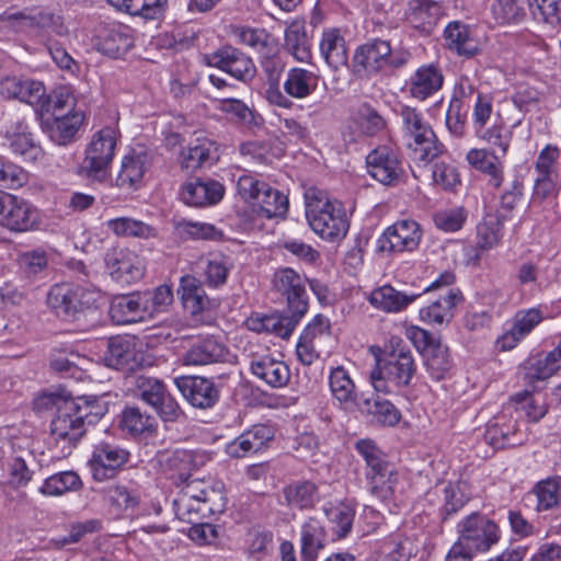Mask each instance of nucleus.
<instances>
[{
    "label": "nucleus",
    "instance_id": "nucleus-59",
    "mask_svg": "<svg viewBox=\"0 0 561 561\" xmlns=\"http://www.w3.org/2000/svg\"><path fill=\"white\" fill-rule=\"evenodd\" d=\"M304 316L296 312H290L289 316H264L260 321L261 325L255 327L254 330H263L282 339H288Z\"/></svg>",
    "mask_w": 561,
    "mask_h": 561
},
{
    "label": "nucleus",
    "instance_id": "nucleus-47",
    "mask_svg": "<svg viewBox=\"0 0 561 561\" xmlns=\"http://www.w3.org/2000/svg\"><path fill=\"white\" fill-rule=\"evenodd\" d=\"M82 122L83 115L79 112H69L64 116L55 117L48 128L50 139L61 146L69 144L75 138Z\"/></svg>",
    "mask_w": 561,
    "mask_h": 561
},
{
    "label": "nucleus",
    "instance_id": "nucleus-32",
    "mask_svg": "<svg viewBox=\"0 0 561 561\" xmlns=\"http://www.w3.org/2000/svg\"><path fill=\"white\" fill-rule=\"evenodd\" d=\"M466 159L470 165L488 176V185L494 188L501 187L504 181L503 163L501 154L489 149H471Z\"/></svg>",
    "mask_w": 561,
    "mask_h": 561
},
{
    "label": "nucleus",
    "instance_id": "nucleus-12",
    "mask_svg": "<svg viewBox=\"0 0 561 561\" xmlns=\"http://www.w3.org/2000/svg\"><path fill=\"white\" fill-rule=\"evenodd\" d=\"M39 210L28 201L15 195H0V226L13 232H27L38 229Z\"/></svg>",
    "mask_w": 561,
    "mask_h": 561
},
{
    "label": "nucleus",
    "instance_id": "nucleus-45",
    "mask_svg": "<svg viewBox=\"0 0 561 561\" xmlns=\"http://www.w3.org/2000/svg\"><path fill=\"white\" fill-rule=\"evenodd\" d=\"M548 268L549 265L545 264V260L538 256L535 260L520 263L515 278L519 286L535 285L537 288L542 289L550 282Z\"/></svg>",
    "mask_w": 561,
    "mask_h": 561
},
{
    "label": "nucleus",
    "instance_id": "nucleus-14",
    "mask_svg": "<svg viewBox=\"0 0 561 561\" xmlns=\"http://www.w3.org/2000/svg\"><path fill=\"white\" fill-rule=\"evenodd\" d=\"M423 231L413 219H401L389 226L377 240V250L387 253L415 251L422 240Z\"/></svg>",
    "mask_w": 561,
    "mask_h": 561
},
{
    "label": "nucleus",
    "instance_id": "nucleus-5",
    "mask_svg": "<svg viewBox=\"0 0 561 561\" xmlns=\"http://www.w3.org/2000/svg\"><path fill=\"white\" fill-rule=\"evenodd\" d=\"M416 371V365L410 347L401 339H391V351L377 360L370 373V381L377 392L390 393V383L408 386Z\"/></svg>",
    "mask_w": 561,
    "mask_h": 561
},
{
    "label": "nucleus",
    "instance_id": "nucleus-10",
    "mask_svg": "<svg viewBox=\"0 0 561 561\" xmlns=\"http://www.w3.org/2000/svg\"><path fill=\"white\" fill-rule=\"evenodd\" d=\"M457 534L455 542L474 554L488 552L501 538L497 524L480 513L462 518L457 524Z\"/></svg>",
    "mask_w": 561,
    "mask_h": 561
},
{
    "label": "nucleus",
    "instance_id": "nucleus-56",
    "mask_svg": "<svg viewBox=\"0 0 561 561\" xmlns=\"http://www.w3.org/2000/svg\"><path fill=\"white\" fill-rule=\"evenodd\" d=\"M324 513L337 538H344L350 534L355 517V510L351 504L340 502L325 507Z\"/></svg>",
    "mask_w": 561,
    "mask_h": 561
},
{
    "label": "nucleus",
    "instance_id": "nucleus-17",
    "mask_svg": "<svg viewBox=\"0 0 561 561\" xmlns=\"http://www.w3.org/2000/svg\"><path fill=\"white\" fill-rule=\"evenodd\" d=\"M275 289L286 298L289 312L305 314L308 311L306 278L291 267L278 268L273 278Z\"/></svg>",
    "mask_w": 561,
    "mask_h": 561
},
{
    "label": "nucleus",
    "instance_id": "nucleus-23",
    "mask_svg": "<svg viewBox=\"0 0 561 561\" xmlns=\"http://www.w3.org/2000/svg\"><path fill=\"white\" fill-rule=\"evenodd\" d=\"M150 164V156L145 149H131L121 160L115 186L124 191L139 188Z\"/></svg>",
    "mask_w": 561,
    "mask_h": 561
},
{
    "label": "nucleus",
    "instance_id": "nucleus-25",
    "mask_svg": "<svg viewBox=\"0 0 561 561\" xmlns=\"http://www.w3.org/2000/svg\"><path fill=\"white\" fill-rule=\"evenodd\" d=\"M275 431L272 426L256 424L243 432L227 445V453L233 458H243L265 449L273 440Z\"/></svg>",
    "mask_w": 561,
    "mask_h": 561
},
{
    "label": "nucleus",
    "instance_id": "nucleus-6",
    "mask_svg": "<svg viewBox=\"0 0 561 561\" xmlns=\"http://www.w3.org/2000/svg\"><path fill=\"white\" fill-rule=\"evenodd\" d=\"M401 131L412 159L422 164H428L443 152L432 126L424 114L415 107L402 106L400 110Z\"/></svg>",
    "mask_w": 561,
    "mask_h": 561
},
{
    "label": "nucleus",
    "instance_id": "nucleus-20",
    "mask_svg": "<svg viewBox=\"0 0 561 561\" xmlns=\"http://www.w3.org/2000/svg\"><path fill=\"white\" fill-rule=\"evenodd\" d=\"M366 165L369 175L383 185L394 184L403 172L398 152L387 145L371 150L366 157Z\"/></svg>",
    "mask_w": 561,
    "mask_h": 561
},
{
    "label": "nucleus",
    "instance_id": "nucleus-64",
    "mask_svg": "<svg viewBox=\"0 0 561 561\" xmlns=\"http://www.w3.org/2000/svg\"><path fill=\"white\" fill-rule=\"evenodd\" d=\"M217 108L231 116L245 126L257 125V117L254 112L248 107L241 100L238 99H222L218 101Z\"/></svg>",
    "mask_w": 561,
    "mask_h": 561
},
{
    "label": "nucleus",
    "instance_id": "nucleus-42",
    "mask_svg": "<svg viewBox=\"0 0 561 561\" xmlns=\"http://www.w3.org/2000/svg\"><path fill=\"white\" fill-rule=\"evenodd\" d=\"M318 81V76L314 72L294 67L288 70L283 88L288 96L302 100L317 90Z\"/></svg>",
    "mask_w": 561,
    "mask_h": 561
},
{
    "label": "nucleus",
    "instance_id": "nucleus-41",
    "mask_svg": "<svg viewBox=\"0 0 561 561\" xmlns=\"http://www.w3.org/2000/svg\"><path fill=\"white\" fill-rule=\"evenodd\" d=\"M444 34L448 48L458 55L471 57L478 53L479 43L468 25L458 21L450 22Z\"/></svg>",
    "mask_w": 561,
    "mask_h": 561
},
{
    "label": "nucleus",
    "instance_id": "nucleus-28",
    "mask_svg": "<svg viewBox=\"0 0 561 561\" xmlns=\"http://www.w3.org/2000/svg\"><path fill=\"white\" fill-rule=\"evenodd\" d=\"M224 194L225 187L218 181L195 179L184 184L181 198L187 205L204 207L217 204Z\"/></svg>",
    "mask_w": 561,
    "mask_h": 561
},
{
    "label": "nucleus",
    "instance_id": "nucleus-19",
    "mask_svg": "<svg viewBox=\"0 0 561 561\" xmlns=\"http://www.w3.org/2000/svg\"><path fill=\"white\" fill-rule=\"evenodd\" d=\"M129 459V453L116 444L101 442L94 446L89 466L95 481L112 479Z\"/></svg>",
    "mask_w": 561,
    "mask_h": 561
},
{
    "label": "nucleus",
    "instance_id": "nucleus-27",
    "mask_svg": "<svg viewBox=\"0 0 561 561\" xmlns=\"http://www.w3.org/2000/svg\"><path fill=\"white\" fill-rule=\"evenodd\" d=\"M251 373L272 388L285 387L290 379L288 366L271 354H255L250 360Z\"/></svg>",
    "mask_w": 561,
    "mask_h": 561
},
{
    "label": "nucleus",
    "instance_id": "nucleus-8",
    "mask_svg": "<svg viewBox=\"0 0 561 561\" xmlns=\"http://www.w3.org/2000/svg\"><path fill=\"white\" fill-rule=\"evenodd\" d=\"M101 300L102 291L95 286L72 283L55 284L46 298L47 306L66 320L76 319L83 310L98 307Z\"/></svg>",
    "mask_w": 561,
    "mask_h": 561
},
{
    "label": "nucleus",
    "instance_id": "nucleus-30",
    "mask_svg": "<svg viewBox=\"0 0 561 561\" xmlns=\"http://www.w3.org/2000/svg\"><path fill=\"white\" fill-rule=\"evenodd\" d=\"M443 83L442 70L435 65H424L410 77L407 85L412 98L424 101L439 91Z\"/></svg>",
    "mask_w": 561,
    "mask_h": 561
},
{
    "label": "nucleus",
    "instance_id": "nucleus-31",
    "mask_svg": "<svg viewBox=\"0 0 561 561\" xmlns=\"http://www.w3.org/2000/svg\"><path fill=\"white\" fill-rule=\"evenodd\" d=\"M462 300L459 290L449 289L446 295L439 296L428 306L420 309V319L433 325L449 323L454 318L456 306Z\"/></svg>",
    "mask_w": 561,
    "mask_h": 561
},
{
    "label": "nucleus",
    "instance_id": "nucleus-55",
    "mask_svg": "<svg viewBox=\"0 0 561 561\" xmlns=\"http://www.w3.org/2000/svg\"><path fill=\"white\" fill-rule=\"evenodd\" d=\"M259 214L266 218L280 217L287 213L288 198L285 194L267 185L262 196L253 206Z\"/></svg>",
    "mask_w": 561,
    "mask_h": 561
},
{
    "label": "nucleus",
    "instance_id": "nucleus-43",
    "mask_svg": "<svg viewBox=\"0 0 561 561\" xmlns=\"http://www.w3.org/2000/svg\"><path fill=\"white\" fill-rule=\"evenodd\" d=\"M178 293L184 308L193 316L198 314L209 305V299L201 280L192 275L181 277Z\"/></svg>",
    "mask_w": 561,
    "mask_h": 561
},
{
    "label": "nucleus",
    "instance_id": "nucleus-57",
    "mask_svg": "<svg viewBox=\"0 0 561 561\" xmlns=\"http://www.w3.org/2000/svg\"><path fill=\"white\" fill-rule=\"evenodd\" d=\"M119 426L124 432L138 436L152 432L156 421L152 416L142 413L139 408L129 407L122 412Z\"/></svg>",
    "mask_w": 561,
    "mask_h": 561
},
{
    "label": "nucleus",
    "instance_id": "nucleus-24",
    "mask_svg": "<svg viewBox=\"0 0 561 561\" xmlns=\"http://www.w3.org/2000/svg\"><path fill=\"white\" fill-rule=\"evenodd\" d=\"M175 385L183 397L195 408H211L219 399L218 389L210 379L205 377H179L175 379Z\"/></svg>",
    "mask_w": 561,
    "mask_h": 561
},
{
    "label": "nucleus",
    "instance_id": "nucleus-34",
    "mask_svg": "<svg viewBox=\"0 0 561 561\" xmlns=\"http://www.w3.org/2000/svg\"><path fill=\"white\" fill-rule=\"evenodd\" d=\"M327 533L321 520L308 517L300 528L301 560L316 561L325 547Z\"/></svg>",
    "mask_w": 561,
    "mask_h": 561
},
{
    "label": "nucleus",
    "instance_id": "nucleus-54",
    "mask_svg": "<svg viewBox=\"0 0 561 561\" xmlns=\"http://www.w3.org/2000/svg\"><path fill=\"white\" fill-rule=\"evenodd\" d=\"M231 268L232 262L229 256L220 253L209 254L204 266L205 283L213 288L224 286Z\"/></svg>",
    "mask_w": 561,
    "mask_h": 561
},
{
    "label": "nucleus",
    "instance_id": "nucleus-15",
    "mask_svg": "<svg viewBox=\"0 0 561 561\" xmlns=\"http://www.w3.org/2000/svg\"><path fill=\"white\" fill-rule=\"evenodd\" d=\"M205 59L208 66L226 71L244 83L251 81L256 73V67L252 59L232 46H224L207 54Z\"/></svg>",
    "mask_w": 561,
    "mask_h": 561
},
{
    "label": "nucleus",
    "instance_id": "nucleus-2",
    "mask_svg": "<svg viewBox=\"0 0 561 561\" xmlns=\"http://www.w3.org/2000/svg\"><path fill=\"white\" fill-rule=\"evenodd\" d=\"M306 218L312 231L329 242L345 238L350 219L342 202L318 187L305 192Z\"/></svg>",
    "mask_w": 561,
    "mask_h": 561
},
{
    "label": "nucleus",
    "instance_id": "nucleus-44",
    "mask_svg": "<svg viewBox=\"0 0 561 561\" xmlns=\"http://www.w3.org/2000/svg\"><path fill=\"white\" fill-rule=\"evenodd\" d=\"M107 500L119 513L135 511L141 502V492L134 483H116L107 488Z\"/></svg>",
    "mask_w": 561,
    "mask_h": 561
},
{
    "label": "nucleus",
    "instance_id": "nucleus-40",
    "mask_svg": "<svg viewBox=\"0 0 561 561\" xmlns=\"http://www.w3.org/2000/svg\"><path fill=\"white\" fill-rule=\"evenodd\" d=\"M421 294H404L390 285L374 289L369 295V302L377 309L386 312H399L415 301Z\"/></svg>",
    "mask_w": 561,
    "mask_h": 561
},
{
    "label": "nucleus",
    "instance_id": "nucleus-49",
    "mask_svg": "<svg viewBox=\"0 0 561 561\" xmlns=\"http://www.w3.org/2000/svg\"><path fill=\"white\" fill-rule=\"evenodd\" d=\"M428 374L435 380L444 379L453 368L449 348L438 342L423 354Z\"/></svg>",
    "mask_w": 561,
    "mask_h": 561
},
{
    "label": "nucleus",
    "instance_id": "nucleus-62",
    "mask_svg": "<svg viewBox=\"0 0 561 561\" xmlns=\"http://www.w3.org/2000/svg\"><path fill=\"white\" fill-rule=\"evenodd\" d=\"M259 62L267 82L279 81L285 69V61L277 43L264 48L259 55Z\"/></svg>",
    "mask_w": 561,
    "mask_h": 561
},
{
    "label": "nucleus",
    "instance_id": "nucleus-58",
    "mask_svg": "<svg viewBox=\"0 0 561 561\" xmlns=\"http://www.w3.org/2000/svg\"><path fill=\"white\" fill-rule=\"evenodd\" d=\"M560 368L561 365L551 351L545 355L529 358L524 365L525 377L529 381L548 379Z\"/></svg>",
    "mask_w": 561,
    "mask_h": 561
},
{
    "label": "nucleus",
    "instance_id": "nucleus-36",
    "mask_svg": "<svg viewBox=\"0 0 561 561\" xmlns=\"http://www.w3.org/2000/svg\"><path fill=\"white\" fill-rule=\"evenodd\" d=\"M350 123L359 136L373 137L387 127V122L369 103L364 102L351 112Z\"/></svg>",
    "mask_w": 561,
    "mask_h": 561
},
{
    "label": "nucleus",
    "instance_id": "nucleus-4",
    "mask_svg": "<svg viewBox=\"0 0 561 561\" xmlns=\"http://www.w3.org/2000/svg\"><path fill=\"white\" fill-rule=\"evenodd\" d=\"M227 499L221 482L211 479H191L174 500L180 519L194 523L195 518H205L225 511Z\"/></svg>",
    "mask_w": 561,
    "mask_h": 561
},
{
    "label": "nucleus",
    "instance_id": "nucleus-53",
    "mask_svg": "<svg viewBox=\"0 0 561 561\" xmlns=\"http://www.w3.org/2000/svg\"><path fill=\"white\" fill-rule=\"evenodd\" d=\"M82 488V481L75 471H62L48 477L39 491L44 495L58 496L67 492H76Z\"/></svg>",
    "mask_w": 561,
    "mask_h": 561
},
{
    "label": "nucleus",
    "instance_id": "nucleus-37",
    "mask_svg": "<svg viewBox=\"0 0 561 561\" xmlns=\"http://www.w3.org/2000/svg\"><path fill=\"white\" fill-rule=\"evenodd\" d=\"M319 46L320 54L330 68L337 70L346 66L348 59L347 46L339 28L323 31Z\"/></svg>",
    "mask_w": 561,
    "mask_h": 561
},
{
    "label": "nucleus",
    "instance_id": "nucleus-35",
    "mask_svg": "<svg viewBox=\"0 0 561 561\" xmlns=\"http://www.w3.org/2000/svg\"><path fill=\"white\" fill-rule=\"evenodd\" d=\"M219 158L217 144L208 138L196 139L195 144L183 149L180 162L184 169L194 170L214 164Z\"/></svg>",
    "mask_w": 561,
    "mask_h": 561
},
{
    "label": "nucleus",
    "instance_id": "nucleus-50",
    "mask_svg": "<svg viewBox=\"0 0 561 561\" xmlns=\"http://www.w3.org/2000/svg\"><path fill=\"white\" fill-rule=\"evenodd\" d=\"M106 227L118 237L150 239L157 236L156 228L129 217H118L106 221Z\"/></svg>",
    "mask_w": 561,
    "mask_h": 561
},
{
    "label": "nucleus",
    "instance_id": "nucleus-21",
    "mask_svg": "<svg viewBox=\"0 0 561 561\" xmlns=\"http://www.w3.org/2000/svg\"><path fill=\"white\" fill-rule=\"evenodd\" d=\"M391 46L388 41L375 38L358 46L353 56L357 72L374 75L388 68Z\"/></svg>",
    "mask_w": 561,
    "mask_h": 561
},
{
    "label": "nucleus",
    "instance_id": "nucleus-1",
    "mask_svg": "<svg viewBox=\"0 0 561 561\" xmlns=\"http://www.w3.org/2000/svg\"><path fill=\"white\" fill-rule=\"evenodd\" d=\"M37 412L55 410L50 421V435L56 442H62L71 450L83 437L87 423L93 420L91 405L83 398H69L55 392H44L35 398Z\"/></svg>",
    "mask_w": 561,
    "mask_h": 561
},
{
    "label": "nucleus",
    "instance_id": "nucleus-13",
    "mask_svg": "<svg viewBox=\"0 0 561 561\" xmlns=\"http://www.w3.org/2000/svg\"><path fill=\"white\" fill-rule=\"evenodd\" d=\"M105 271L112 280L121 285L139 282L145 274V263L133 250L113 247L104 254Z\"/></svg>",
    "mask_w": 561,
    "mask_h": 561
},
{
    "label": "nucleus",
    "instance_id": "nucleus-63",
    "mask_svg": "<svg viewBox=\"0 0 561 561\" xmlns=\"http://www.w3.org/2000/svg\"><path fill=\"white\" fill-rule=\"evenodd\" d=\"M176 232L182 238L193 240H217L221 232L211 224L182 219L175 225Z\"/></svg>",
    "mask_w": 561,
    "mask_h": 561
},
{
    "label": "nucleus",
    "instance_id": "nucleus-11",
    "mask_svg": "<svg viewBox=\"0 0 561 561\" xmlns=\"http://www.w3.org/2000/svg\"><path fill=\"white\" fill-rule=\"evenodd\" d=\"M134 393L150 405L165 422H175L183 414L179 403L168 391L167 386L156 377L136 376Z\"/></svg>",
    "mask_w": 561,
    "mask_h": 561
},
{
    "label": "nucleus",
    "instance_id": "nucleus-3",
    "mask_svg": "<svg viewBox=\"0 0 561 561\" xmlns=\"http://www.w3.org/2000/svg\"><path fill=\"white\" fill-rule=\"evenodd\" d=\"M227 499L221 482L211 479H191L174 500L180 519L194 523L195 518H205L225 511Z\"/></svg>",
    "mask_w": 561,
    "mask_h": 561
},
{
    "label": "nucleus",
    "instance_id": "nucleus-60",
    "mask_svg": "<svg viewBox=\"0 0 561 561\" xmlns=\"http://www.w3.org/2000/svg\"><path fill=\"white\" fill-rule=\"evenodd\" d=\"M533 18L551 27L561 22V0H527Z\"/></svg>",
    "mask_w": 561,
    "mask_h": 561
},
{
    "label": "nucleus",
    "instance_id": "nucleus-26",
    "mask_svg": "<svg viewBox=\"0 0 561 561\" xmlns=\"http://www.w3.org/2000/svg\"><path fill=\"white\" fill-rule=\"evenodd\" d=\"M148 297L142 293H131L113 298L110 306V316L116 323H133L150 318V311L146 307Z\"/></svg>",
    "mask_w": 561,
    "mask_h": 561
},
{
    "label": "nucleus",
    "instance_id": "nucleus-38",
    "mask_svg": "<svg viewBox=\"0 0 561 561\" xmlns=\"http://www.w3.org/2000/svg\"><path fill=\"white\" fill-rule=\"evenodd\" d=\"M8 146L12 153L22 157L25 161L35 162L44 157V151L35 141L27 126L19 123L15 130L7 133Z\"/></svg>",
    "mask_w": 561,
    "mask_h": 561
},
{
    "label": "nucleus",
    "instance_id": "nucleus-18",
    "mask_svg": "<svg viewBox=\"0 0 561 561\" xmlns=\"http://www.w3.org/2000/svg\"><path fill=\"white\" fill-rule=\"evenodd\" d=\"M546 319L542 306L519 309L511 320V327L496 340L501 351H511L527 337Z\"/></svg>",
    "mask_w": 561,
    "mask_h": 561
},
{
    "label": "nucleus",
    "instance_id": "nucleus-22",
    "mask_svg": "<svg viewBox=\"0 0 561 561\" xmlns=\"http://www.w3.org/2000/svg\"><path fill=\"white\" fill-rule=\"evenodd\" d=\"M0 93L7 99L34 105H44L47 101L45 85L27 77H5L0 81Z\"/></svg>",
    "mask_w": 561,
    "mask_h": 561
},
{
    "label": "nucleus",
    "instance_id": "nucleus-29",
    "mask_svg": "<svg viewBox=\"0 0 561 561\" xmlns=\"http://www.w3.org/2000/svg\"><path fill=\"white\" fill-rule=\"evenodd\" d=\"M280 504L291 510H311L321 500L317 484L309 480L293 481L280 491Z\"/></svg>",
    "mask_w": 561,
    "mask_h": 561
},
{
    "label": "nucleus",
    "instance_id": "nucleus-7",
    "mask_svg": "<svg viewBox=\"0 0 561 561\" xmlns=\"http://www.w3.org/2000/svg\"><path fill=\"white\" fill-rule=\"evenodd\" d=\"M355 448L366 462L365 474L370 494L382 502L390 501L399 482L394 466L371 439L358 440Z\"/></svg>",
    "mask_w": 561,
    "mask_h": 561
},
{
    "label": "nucleus",
    "instance_id": "nucleus-52",
    "mask_svg": "<svg viewBox=\"0 0 561 561\" xmlns=\"http://www.w3.org/2000/svg\"><path fill=\"white\" fill-rule=\"evenodd\" d=\"M477 136L488 142L493 150H499L501 157H505L512 142L513 131L499 118L491 127L479 128Z\"/></svg>",
    "mask_w": 561,
    "mask_h": 561
},
{
    "label": "nucleus",
    "instance_id": "nucleus-33",
    "mask_svg": "<svg viewBox=\"0 0 561 561\" xmlns=\"http://www.w3.org/2000/svg\"><path fill=\"white\" fill-rule=\"evenodd\" d=\"M356 405L363 414L370 416L373 422L382 426H394L401 419L400 411L379 394L371 393L363 397Z\"/></svg>",
    "mask_w": 561,
    "mask_h": 561
},
{
    "label": "nucleus",
    "instance_id": "nucleus-46",
    "mask_svg": "<svg viewBox=\"0 0 561 561\" xmlns=\"http://www.w3.org/2000/svg\"><path fill=\"white\" fill-rule=\"evenodd\" d=\"M135 358V341L129 336H115L108 340L105 353L106 365L116 369L123 368Z\"/></svg>",
    "mask_w": 561,
    "mask_h": 561
},
{
    "label": "nucleus",
    "instance_id": "nucleus-16",
    "mask_svg": "<svg viewBox=\"0 0 561 561\" xmlns=\"http://www.w3.org/2000/svg\"><path fill=\"white\" fill-rule=\"evenodd\" d=\"M230 351L220 337L198 336L193 340L181 360L185 366H206L230 362Z\"/></svg>",
    "mask_w": 561,
    "mask_h": 561
},
{
    "label": "nucleus",
    "instance_id": "nucleus-9",
    "mask_svg": "<svg viewBox=\"0 0 561 561\" xmlns=\"http://www.w3.org/2000/svg\"><path fill=\"white\" fill-rule=\"evenodd\" d=\"M118 139L119 131L112 126H105L93 134L80 167L85 178L96 182L108 179Z\"/></svg>",
    "mask_w": 561,
    "mask_h": 561
},
{
    "label": "nucleus",
    "instance_id": "nucleus-48",
    "mask_svg": "<svg viewBox=\"0 0 561 561\" xmlns=\"http://www.w3.org/2000/svg\"><path fill=\"white\" fill-rule=\"evenodd\" d=\"M329 381L333 397L344 404L345 409L356 404L355 383L343 367L333 368L330 373Z\"/></svg>",
    "mask_w": 561,
    "mask_h": 561
},
{
    "label": "nucleus",
    "instance_id": "nucleus-61",
    "mask_svg": "<svg viewBox=\"0 0 561 561\" xmlns=\"http://www.w3.org/2000/svg\"><path fill=\"white\" fill-rule=\"evenodd\" d=\"M502 221L497 216H486L477 226V245L481 250H490L496 247L502 238Z\"/></svg>",
    "mask_w": 561,
    "mask_h": 561
},
{
    "label": "nucleus",
    "instance_id": "nucleus-51",
    "mask_svg": "<svg viewBox=\"0 0 561 561\" xmlns=\"http://www.w3.org/2000/svg\"><path fill=\"white\" fill-rule=\"evenodd\" d=\"M99 45L101 49L111 56H117L131 46V38L126 30L117 24H112L100 31Z\"/></svg>",
    "mask_w": 561,
    "mask_h": 561
},
{
    "label": "nucleus",
    "instance_id": "nucleus-39",
    "mask_svg": "<svg viewBox=\"0 0 561 561\" xmlns=\"http://www.w3.org/2000/svg\"><path fill=\"white\" fill-rule=\"evenodd\" d=\"M285 48L299 62H310L311 43L305 21L295 20L285 30Z\"/></svg>",
    "mask_w": 561,
    "mask_h": 561
}]
</instances>
